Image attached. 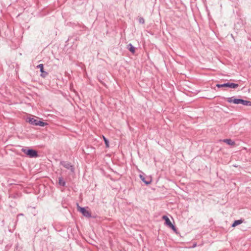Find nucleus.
I'll list each match as a JSON object with an SVG mask.
<instances>
[{
    "mask_svg": "<svg viewBox=\"0 0 251 251\" xmlns=\"http://www.w3.org/2000/svg\"><path fill=\"white\" fill-rule=\"evenodd\" d=\"M26 155L30 158H35L38 156V152L37 151L29 149L28 147L23 148L21 150Z\"/></svg>",
    "mask_w": 251,
    "mask_h": 251,
    "instance_id": "f257e3e1",
    "label": "nucleus"
},
{
    "mask_svg": "<svg viewBox=\"0 0 251 251\" xmlns=\"http://www.w3.org/2000/svg\"><path fill=\"white\" fill-rule=\"evenodd\" d=\"M162 219L165 221V224L167 226L171 228L174 231L176 232V228L175 225H174L170 221L169 218L166 215L162 217Z\"/></svg>",
    "mask_w": 251,
    "mask_h": 251,
    "instance_id": "f03ea898",
    "label": "nucleus"
},
{
    "mask_svg": "<svg viewBox=\"0 0 251 251\" xmlns=\"http://www.w3.org/2000/svg\"><path fill=\"white\" fill-rule=\"evenodd\" d=\"M239 86L238 84L234 83L233 82H227L223 84H217L216 87L218 88L221 87H228L230 88H236Z\"/></svg>",
    "mask_w": 251,
    "mask_h": 251,
    "instance_id": "7ed1b4c3",
    "label": "nucleus"
},
{
    "mask_svg": "<svg viewBox=\"0 0 251 251\" xmlns=\"http://www.w3.org/2000/svg\"><path fill=\"white\" fill-rule=\"evenodd\" d=\"M60 164L63 166L66 169L69 170L71 172L74 173L75 171V168L74 166L72 165L71 163L65 161H61Z\"/></svg>",
    "mask_w": 251,
    "mask_h": 251,
    "instance_id": "20e7f679",
    "label": "nucleus"
},
{
    "mask_svg": "<svg viewBox=\"0 0 251 251\" xmlns=\"http://www.w3.org/2000/svg\"><path fill=\"white\" fill-rule=\"evenodd\" d=\"M78 210L84 217L87 218L91 217V212L87 210L85 207H78Z\"/></svg>",
    "mask_w": 251,
    "mask_h": 251,
    "instance_id": "39448f33",
    "label": "nucleus"
},
{
    "mask_svg": "<svg viewBox=\"0 0 251 251\" xmlns=\"http://www.w3.org/2000/svg\"><path fill=\"white\" fill-rule=\"evenodd\" d=\"M37 68L40 69V71L41 73L40 76L45 78L48 75V73L44 70V65L43 64H40L37 66Z\"/></svg>",
    "mask_w": 251,
    "mask_h": 251,
    "instance_id": "423d86ee",
    "label": "nucleus"
},
{
    "mask_svg": "<svg viewBox=\"0 0 251 251\" xmlns=\"http://www.w3.org/2000/svg\"><path fill=\"white\" fill-rule=\"evenodd\" d=\"M227 101L229 103H233L236 104H240V99L235 98V97L227 98Z\"/></svg>",
    "mask_w": 251,
    "mask_h": 251,
    "instance_id": "0eeeda50",
    "label": "nucleus"
},
{
    "mask_svg": "<svg viewBox=\"0 0 251 251\" xmlns=\"http://www.w3.org/2000/svg\"><path fill=\"white\" fill-rule=\"evenodd\" d=\"M140 178L142 180L143 182L145 183L146 185H148L151 183V178H148L147 179H146V177L144 176V174L140 175Z\"/></svg>",
    "mask_w": 251,
    "mask_h": 251,
    "instance_id": "6e6552de",
    "label": "nucleus"
},
{
    "mask_svg": "<svg viewBox=\"0 0 251 251\" xmlns=\"http://www.w3.org/2000/svg\"><path fill=\"white\" fill-rule=\"evenodd\" d=\"M39 122V120L38 119H35L33 118H30L28 120V122L32 125H34V126H38V123Z\"/></svg>",
    "mask_w": 251,
    "mask_h": 251,
    "instance_id": "1a4fd4ad",
    "label": "nucleus"
},
{
    "mask_svg": "<svg viewBox=\"0 0 251 251\" xmlns=\"http://www.w3.org/2000/svg\"><path fill=\"white\" fill-rule=\"evenodd\" d=\"M243 221L244 220H243L242 219L234 221L231 225V227H234L240 225L241 224H242L243 222Z\"/></svg>",
    "mask_w": 251,
    "mask_h": 251,
    "instance_id": "9d476101",
    "label": "nucleus"
},
{
    "mask_svg": "<svg viewBox=\"0 0 251 251\" xmlns=\"http://www.w3.org/2000/svg\"><path fill=\"white\" fill-rule=\"evenodd\" d=\"M127 49L132 53H134L135 52V48L131 43L127 45Z\"/></svg>",
    "mask_w": 251,
    "mask_h": 251,
    "instance_id": "9b49d317",
    "label": "nucleus"
},
{
    "mask_svg": "<svg viewBox=\"0 0 251 251\" xmlns=\"http://www.w3.org/2000/svg\"><path fill=\"white\" fill-rule=\"evenodd\" d=\"M224 143H226L227 145L233 146L235 145V142L230 139H226L223 140Z\"/></svg>",
    "mask_w": 251,
    "mask_h": 251,
    "instance_id": "f8f14e48",
    "label": "nucleus"
},
{
    "mask_svg": "<svg viewBox=\"0 0 251 251\" xmlns=\"http://www.w3.org/2000/svg\"><path fill=\"white\" fill-rule=\"evenodd\" d=\"M58 183L62 186H65L66 185V182L63 180L62 177L58 178Z\"/></svg>",
    "mask_w": 251,
    "mask_h": 251,
    "instance_id": "ddd939ff",
    "label": "nucleus"
},
{
    "mask_svg": "<svg viewBox=\"0 0 251 251\" xmlns=\"http://www.w3.org/2000/svg\"><path fill=\"white\" fill-rule=\"evenodd\" d=\"M38 124V126H42V127H44L45 126L48 125V124L47 123L44 122L42 121H40V120H39Z\"/></svg>",
    "mask_w": 251,
    "mask_h": 251,
    "instance_id": "4468645a",
    "label": "nucleus"
},
{
    "mask_svg": "<svg viewBox=\"0 0 251 251\" xmlns=\"http://www.w3.org/2000/svg\"><path fill=\"white\" fill-rule=\"evenodd\" d=\"M240 104H242L244 105H247L248 100H244L240 99Z\"/></svg>",
    "mask_w": 251,
    "mask_h": 251,
    "instance_id": "2eb2a0df",
    "label": "nucleus"
},
{
    "mask_svg": "<svg viewBox=\"0 0 251 251\" xmlns=\"http://www.w3.org/2000/svg\"><path fill=\"white\" fill-rule=\"evenodd\" d=\"M139 22L140 24H144L145 23V20L143 18H140L139 19Z\"/></svg>",
    "mask_w": 251,
    "mask_h": 251,
    "instance_id": "dca6fc26",
    "label": "nucleus"
},
{
    "mask_svg": "<svg viewBox=\"0 0 251 251\" xmlns=\"http://www.w3.org/2000/svg\"><path fill=\"white\" fill-rule=\"evenodd\" d=\"M104 141L106 147H108L109 141L108 139L104 137Z\"/></svg>",
    "mask_w": 251,
    "mask_h": 251,
    "instance_id": "f3484780",
    "label": "nucleus"
},
{
    "mask_svg": "<svg viewBox=\"0 0 251 251\" xmlns=\"http://www.w3.org/2000/svg\"><path fill=\"white\" fill-rule=\"evenodd\" d=\"M197 246V244L196 243H195L193 244L192 246L191 247L192 248H194L195 247H196Z\"/></svg>",
    "mask_w": 251,
    "mask_h": 251,
    "instance_id": "a211bd4d",
    "label": "nucleus"
},
{
    "mask_svg": "<svg viewBox=\"0 0 251 251\" xmlns=\"http://www.w3.org/2000/svg\"><path fill=\"white\" fill-rule=\"evenodd\" d=\"M247 106H251V101L248 100Z\"/></svg>",
    "mask_w": 251,
    "mask_h": 251,
    "instance_id": "6ab92c4d",
    "label": "nucleus"
},
{
    "mask_svg": "<svg viewBox=\"0 0 251 251\" xmlns=\"http://www.w3.org/2000/svg\"><path fill=\"white\" fill-rule=\"evenodd\" d=\"M9 197L15 198H16V196L15 195H10Z\"/></svg>",
    "mask_w": 251,
    "mask_h": 251,
    "instance_id": "aec40b11",
    "label": "nucleus"
},
{
    "mask_svg": "<svg viewBox=\"0 0 251 251\" xmlns=\"http://www.w3.org/2000/svg\"><path fill=\"white\" fill-rule=\"evenodd\" d=\"M20 215L22 216V215H23V214H18V216H20Z\"/></svg>",
    "mask_w": 251,
    "mask_h": 251,
    "instance_id": "412c9836",
    "label": "nucleus"
}]
</instances>
